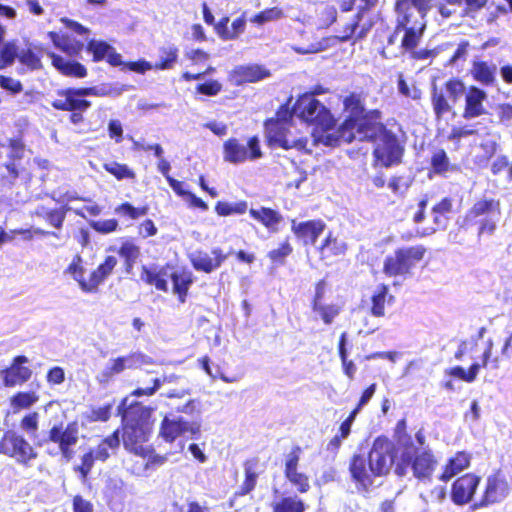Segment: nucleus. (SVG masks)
<instances>
[{
  "label": "nucleus",
  "mask_w": 512,
  "mask_h": 512,
  "mask_svg": "<svg viewBox=\"0 0 512 512\" xmlns=\"http://www.w3.org/2000/svg\"><path fill=\"white\" fill-rule=\"evenodd\" d=\"M462 95H464L462 117L465 120H471L486 114L487 93L476 85H470L466 89L460 78L451 77L443 84L442 88L436 85L432 86L431 104L436 119H441L450 112Z\"/></svg>",
  "instance_id": "1"
},
{
  "label": "nucleus",
  "mask_w": 512,
  "mask_h": 512,
  "mask_svg": "<svg viewBox=\"0 0 512 512\" xmlns=\"http://www.w3.org/2000/svg\"><path fill=\"white\" fill-rule=\"evenodd\" d=\"M47 36L56 49L69 57L67 59L55 52H47L51 59L52 67L62 76L76 79L85 78L88 75L87 68L74 59L80 56L84 50V42L72 37L68 33L58 31H49Z\"/></svg>",
  "instance_id": "2"
},
{
  "label": "nucleus",
  "mask_w": 512,
  "mask_h": 512,
  "mask_svg": "<svg viewBox=\"0 0 512 512\" xmlns=\"http://www.w3.org/2000/svg\"><path fill=\"white\" fill-rule=\"evenodd\" d=\"M151 414L143 406H131L122 426V440L125 449L137 456L148 455V445L152 432Z\"/></svg>",
  "instance_id": "3"
},
{
  "label": "nucleus",
  "mask_w": 512,
  "mask_h": 512,
  "mask_svg": "<svg viewBox=\"0 0 512 512\" xmlns=\"http://www.w3.org/2000/svg\"><path fill=\"white\" fill-rule=\"evenodd\" d=\"M96 87L67 86L55 90L51 107L56 111L68 112L69 122L73 125L83 124L86 114L92 107L88 96H100Z\"/></svg>",
  "instance_id": "4"
},
{
  "label": "nucleus",
  "mask_w": 512,
  "mask_h": 512,
  "mask_svg": "<svg viewBox=\"0 0 512 512\" xmlns=\"http://www.w3.org/2000/svg\"><path fill=\"white\" fill-rule=\"evenodd\" d=\"M424 245L402 246L387 255L383 261L382 272L389 278H406L425 257Z\"/></svg>",
  "instance_id": "5"
},
{
  "label": "nucleus",
  "mask_w": 512,
  "mask_h": 512,
  "mask_svg": "<svg viewBox=\"0 0 512 512\" xmlns=\"http://www.w3.org/2000/svg\"><path fill=\"white\" fill-rule=\"evenodd\" d=\"M117 265V259L114 256H107L96 269H94L88 279L84 278L83 259L80 254H76L71 263L64 270L65 274H69L85 293L97 292L98 286L103 283L112 273Z\"/></svg>",
  "instance_id": "6"
},
{
  "label": "nucleus",
  "mask_w": 512,
  "mask_h": 512,
  "mask_svg": "<svg viewBox=\"0 0 512 512\" xmlns=\"http://www.w3.org/2000/svg\"><path fill=\"white\" fill-rule=\"evenodd\" d=\"M438 461L430 449H418L413 444L406 445L402 452L400 462L395 468L398 476H404L408 467H411L414 477L419 480L430 479L437 467Z\"/></svg>",
  "instance_id": "7"
},
{
  "label": "nucleus",
  "mask_w": 512,
  "mask_h": 512,
  "mask_svg": "<svg viewBox=\"0 0 512 512\" xmlns=\"http://www.w3.org/2000/svg\"><path fill=\"white\" fill-rule=\"evenodd\" d=\"M295 113L321 132L331 130L336 120L331 111L311 94L300 95L294 104Z\"/></svg>",
  "instance_id": "8"
},
{
  "label": "nucleus",
  "mask_w": 512,
  "mask_h": 512,
  "mask_svg": "<svg viewBox=\"0 0 512 512\" xmlns=\"http://www.w3.org/2000/svg\"><path fill=\"white\" fill-rule=\"evenodd\" d=\"M7 147L9 149L7 161L3 164L6 172L1 175V182L4 185L13 186L19 178L30 177L27 167L29 160L25 163L23 161L26 145L22 136L9 138L7 140Z\"/></svg>",
  "instance_id": "9"
},
{
  "label": "nucleus",
  "mask_w": 512,
  "mask_h": 512,
  "mask_svg": "<svg viewBox=\"0 0 512 512\" xmlns=\"http://www.w3.org/2000/svg\"><path fill=\"white\" fill-rule=\"evenodd\" d=\"M381 119V110L377 108L370 109L362 114L359 119L355 121L354 125H349L347 128H344L339 133V137L347 142H352L357 133L362 140L376 142L380 133L387 128V125L384 124Z\"/></svg>",
  "instance_id": "10"
},
{
  "label": "nucleus",
  "mask_w": 512,
  "mask_h": 512,
  "mask_svg": "<svg viewBox=\"0 0 512 512\" xmlns=\"http://www.w3.org/2000/svg\"><path fill=\"white\" fill-rule=\"evenodd\" d=\"M293 125L277 123L272 120H265L263 123L266 144L270 148H281L283 150L296 149L298 151L306 150L308 138L294 134L291 131Z\"/></svg>",
  "instance_id": "11"
},
{
  "label": "nucleus",
  "mask_w": 512,
  "mask_h": 512,
  "mask_svg": "<svg viewBox=\"0 0 512 512\" xmlns=\"http://www.w3.org/2000/svg\"><path fill=\"white\" fill-rule=\"evenodd\" d=\"M0 454L15 459L24 467H29L31 462L38 457V452L19 432L8 429L0 438Z\"/></svg>",
  "instance_id": "12"
},
{
  "label": "nucleus",
  "mask_w": 512,
  "mask_h": 512,
  "mask_svg": "<svg viewBox=\"0 0 512 512\" xmlns=\"http://www.w3.org/2000/svg\"><path fill=\"white\" fill-rule=\"evenodd\" d=\"M373 149L374 159L383 167L389 168L402 162L405 147L398 135L388 127L380 133Z\"/></svg>",
  "instance_id": "13"
},
{
  "label": "nucleus",
  "mask_w": 512,
  "mask_h": 512,
  "mask_svg": "<svg viewBox=\"0 0 512 512\" xmlns=\"http://www.w3.org/2000/svg\"><path fill=\"white\" fill-rule=\"evenodd\" d=\"M263 157L260 139L257 135L248 138L246 145L240 139L230 137L223 143V159L231 164L255 161Z\"/></svg>",
  "instance_id": "14"
},
{
  "label": "nucleus",
  "mask_w": 512,
  "mask_h": 512,
  "mask_svg": "<svg viewBox=\"0 0 512 512\" xmlns=\"http://www.w3.org/2000/svg\"><path fill=\"white\" fill-rule=\"evenodd\" d=\"M494 342L488 339L479 355V361L473 362L467 370L461 366H454L446 370V375L458 378L464 382L472 383L476 380L480 369L496 370L499 368L500 358L493 353Z\"/></svg>",
  "instance_id": "15"
},
{
  "label": "nucleus",
  "mask_w": 512,
  "mask_h": 512,
  "mask_svg": "<svg viewBox=\"0 0 512 512\" xmlns=\"http://www.w3.org/2000/svg\"><path fill=\"white\" fill-rule=\"evenodd\" d=\"M397 455L396 445L386 436L376 437L368 453L374 474L379 477L387 475Z\"/></svg>",
  "instance_id": "16"
},
{
  "label": "nucleus",
  "mask_w": 512,
  "mask_h": 512,
  "mask_svg": "<svg viewBox=\"0 0 512 512\" xmlns=\"http://www.w3.org/2000/svg\"><path fill=\"white\" fill-rule=\"evenodd\" d=\"M79 440V428L76 422H70L65 427L63 423L53 425L45 441L57 444L59 452L67 462L72 460L75 451L74 446Z\"/></svg>",
  "instance_id": "17"
},
{
  "label": "nucleus",
  "mask_w": 512,
  "mask_h": 512,
  "mask_svg": "<svg viewBox=\"0 0 512 512\" xmlns=\"http://www.w3.org/2000/svg\"><path fill=\"white\" fill-rule=\"evenodd\" d=\"M361 4L357 12L353 15L351 21L345 24L339 34L336 36L341 42L353 40V42L364 39L372 28V22L362 23L366 12L372 10L378 4V0H360Z\"/></svg>",
  "instance_id": "18"
},
{
  "label": "nucleus",
  "mask_w": 512,
  "mask_h": 512,
  "mask_svg": "<svg viewBox=\"0 0 512 512\" xmlns=\"http://www.w3.org/2000/svg\"><path fill=\"white\" fill-rule=\"evenodd\" d=\"M302 448L299 445L291 447L290 451L285 454L283 460V475L285 479L301 493H307L310 488V477L305 472L300 471V460Z\"/></svg>",
  "instance_id": "19"
},
{
  "label": "nucleus",
  "mask_w": 512,
  "mask_h": 512,
  "mask_svg": "<svg viewBox=\"0 0 512 512\" xmlns=\"http://www.w3.org/2000/svg\"><path fill=\"white\" fill-rule=\"evenodd\" d=\"M426 26L427 20L422 18L415 19L409 15H398L396 32L404 31L401 47L406 51H413L423 37Z\"/></svg>",
  "instance_id": "20"
},
{
  "label": "nucleus",
  "mask_w": 512,
  "mask_h": 512,
  "mask_svg": "<svg viewBox=\"0 0 512 512\" xmlns=\"http://www.w3.org/2000/svg\"><path fill=\"white\" fill-rule=\"evenodd\" d=\"M222 248L214 247L210 251L197 249L188 255L191 266L198 272L211 274L218 270L227 260Z\"/></svg>",
  "instance_id": "21"
},
{
  "label": "nucleus",
  "mask_w": 512,
  "mask_h": 512,
  "mask_svg": "<svg viewBox=\"0 0 512 512\" xmlns=\"http://www.w3.org/2000/svg\"><path fill=\"white\" fill-rule=\"evenodd\" d=\"M29 359L25 355L13 357L9 366L0 371V377L5 387L21 386L28 382L32 375V369L27 366Z\"/></svg>",
  "instance_id": "22"
},
{
  "label": "nucleus",
  "mask_w": 512,
  "mask_h": 512,
  "mask_svg": "<svg viewBox=\"0 0 512 512\" xmlns=\"http://www.w3.org/2000/svg\"><path fill=\"white\" fill-rule=\"evenodd\" d=\"M481 478L474 473H465L454 480L451 485L450 497L458 506L470 503L477 491Z\"/></svg>",
  "instance_id": "23"
},
{
  "label": "nucleus",
  "mask_w": 512,
  "mask_h": 512,
  "mask_svg": "<svg viewBox=\"0 0 512 512\" xmlns=\"http://www.w3.org/2000/svg\"><path fill=\"white\" fill-rule=\"evenodd\" d=\"M349 472L351 479L356 485L368 490L378 475L374 474L373 465L369 457L363 454H353L349 460Z\"/></svg>",
  "instance_id": "24"
},
{
  "label": "nucleus",
  "mask_w": 512,
  "mask_h": 512,
  "mask_svg": "<svg viewBox=\"0 0 512 512\" xmlns=\"http://www.w3.org/2000/svg\"><path fill=\"white\" fill-rule=\"evenodd\" d=\"M366 93L363 90L348 91L342 98L345 118L339 126V133L349 125H354L359 117L368 111L365 108Z\"/></svg>",
  "instance_id": "25"
},
{
  "label": "nucleus",
  "mask_w": 512,
  "mask_h": 512,
  "mask_svg": "<svg viewBox=\"0 0 512 512\" xmlns=\"http://www.w3.org/2000/svg\"><path fill=\"white\" fill-rule=\"evenodd\" d=\"M143 363H145V355L139 352H132L125 356L113 358L110 364L101 371L98 380L99 382L107 383L125 369H132Z\"/></svg>",
  "instance_id": "26"
},
{
  "label": "nucleus",
  "mask_w": 512,
  "mask_h": 512,
  "mask_svg": "<svg viewBox=\"0 0 512 512\" xmlns=\"http://www.w3.org/2000/svg\"><path fill=\"white\" fill-rule=\"evenodd\" d=\"M271 76V71L262 64H245L235 66L230 74L229 80L234 85L256 83Z\"/></svg>",
  "instance_id": "27"
},
{
  "label": "nucleus",
  "mask_w": 512,
  "mask_h": 512,
  "mask_svg": "<svg viewBox=\"0 0 512 512\" xmlns=\"http://www.w3.org/2000/svg\"><path fill=\"white\" fill-rule=\"evenodd\" d=\"M186 433L193 436L200 434V424L197 422H188L181 418L169 419L164 417L160 425V435L168 443H172L176 438Z\"/></svg>",
  "instance_id": "28"
},
{
  "label": "nucleus",
  "mask_w": 512,
  "mask_h": 512,
  "mask_svg": "<svg viewBox=\"0 0 512 512\" xmlns=\"http://www.w3.org/2000/svg\"><path fill=\"white\" fill-rule=\"evenodd\" d=\"M347 248L346 242L330 231L317 248V252L320 261L326 266H330L345 255Z\"/></svg>",
  "instance_id": "29"
},
{
  "label": "nucleus",
  "mask_w": 512,
  "mask_h": 512,
  "mask_svg": "<svg viewBox=\"0 0 512 512\" xmlns=\"http://www.w3.org/2000/svg\"><path fill=\"white\" fill-rule=\"evenodd\" d=\"M326 224L321 219H312L298 222L291 220V231L304 245H313L324 232Z\"/></svg>",
  "instance_id": "30"
},
{
  "label": "nucleus",
  "mask_w": 512,
  "mask_h": 512,
  "mask_svg": "<svg viewBox=\"0 0 512 512\" xmlns=\"http://www.w3.org/2000/svg\"><path fill=\"white\" fill-rule=\"evenodd\" d=\"M507 489V482L499 472L488 476L482 497L473 507H487L500 502L506 496Z\"/></svg>",
  "instance_id": "31"
},
{
  "label": "nucleus",
  "mask_w": 512,
  "mask_h": 512,
  "mask_svg": "<svg viewBox=\"0 0 512 512\" xmlns=\"http://www.w3.org/2000/svg\"><path fill=\"white\" fill-rule=\"evenodd\" d=\"M84 49L92 55L93 62L106 60L108 64L114 67L123 64L122 56L104 40L90 39L84 44Z\"/></svg>",
  "instance_id": "32"
},
{
  "label": "nucleus",
  "mask_w": 512,
  "mask_h": 512,
  "mask_svg": "<svg viewBox=\"0 0 512 512\" xmlns=\"http://www.w3.org/2000/svg\"><path fill=\"white\" fill-rule=\"evenodd\" d=\"M434 0H396L394 9L398 15H409L415 19L426 20L433 7Z\"/></svg>",
  "instance_id": "33"
},
{
  "label": "nucleus",
  "mask_w": 512,
  "mask_h": 512,
  "mask_svg": "<svg viewBox=\"0 0 512 512\" xmlns=\"http://www.w3.org/2000/svg\"><path fill=\"white\" fill-rule=\"evenodd\" d=\"M259 463L260 461L258 457L248 458L243 462L244 480L235 492L236 497L248 495L255 489L258 477L261 474Z\"/></svg>",
  "instance_id": "34"
},
{
  "label": "nucleus",
  "mask_w": 512,
  "mask_h": 512,
  "mask_svg": "<svg viewBox=\"0 0 512 512\" xmlns=\"http://www.w3.org/2000/svg\"><path fill=\"white\" fill-rule=\"evenodd\" d=\"M472 79L484 87H493L497 84V67L484 60H474L470 68Z\"/></svg>",
  "instance_id": "35"
},
{
  "label": "nucleus",
  "mask_w": 512,
  "mask_h": 512,
  "mask_svg": "<svg viewBox=\"0 0 512 512\" xmlns=\"http://www.w3.org/2000/svg\"><path fill=\"white\" fill-rule=\"evenodd\" d=\"M229 17L224 16L215 24V32L224 41L235 40L244 33L246 28L245 13L235 18L228 27Z\"/></svg>",
  "instance_id": "36"
},
{
  "label": "nucleus",
  "mask_w": 512,
  "mask_h": 512,
  "mask_svg": "<svg viewBox=\"0 0 512 512\" xmlns=\"http://www.w3.org/2000/svg\"><path fill=\"white\" fill-rule=\"evenodd\" d=\"M472 456L469 452L458 451L450 457L442 468L439 480L447 482L470 466Z\"/></svg>",
  "instance_id": "37"
},
{
  "label": "nucleus",
  "mask_w": 512,
  "mask_h": 512,
  "mask_svg": "<svg viewBox=\"0 0 512 512\" xmlns=\"http://www.w3.org/2000/svg\"><path fill=\"white\" fill-rule=\"evenodd\" d=\"M44 54L45 47L42 44L29 43L20 50L18 62L30 71L41 70Z\"/></svg>",
  "instance_id": "38"
},
{
  "label": "nucleus",
  "mask_w": 512,
  "mask_h": 512,
  "mask_svg": "<svg viewBox=\"0 0 512 512\" xmlns=\"http://www.w3.org/2000/svg\"><path fill=\"white\" fill-rule=\"evenodd\" d=\"M429 164V178H432L434 175L446 177L448 173L454 172L457 169V167L451 163L447 152L443 148H437L432 152Z\"/></svg>",
  "instance_id": "39"
},
{
  "label": "nucleus",
  "mask_w": 512,
  "mask_h": 512,
  "mask_svg": "<svg viewBox=\"0 0 512 512\" xmlns=\"http://www.w3.org/2000/svg\"><path fill=\"white\" fill-rule=\"evenodd\" d=\"M172 281V292L177 296L180 303H185L189 289L194 282L193 273L187 268L174 271L170 275Z\"/></svg>",
  "instance_id": "40"
},
{
  "label": "nucleus",
  "mask_w": 512,
  "mask_h": 512,
  "mask_svg": "<svg viewBox=\"0 0 512 512\" xmlns=\"http://www.w3.org/2000/svg\"><path fill=\"white\" fill-rule=\"evenodd\" d=\"M394 302V296L389 293V286L385 283L379 284L370 297V313L372 316L382 318L386 315L385 305Z\"/></svg>",
  "instance_id": "41"
},
{
  "label": "nucleus",
  "mask_w": 512,
  "mask_h": 512,
  "mask_svg": "<svg viewBox=\"0 0 512 512\" xmlns=\"http://www.w3.org/2000/svg\"><path fill=\"white\" fill-rule=\"evenodd\" d=\"M167 271L165 267L157 268L143 265L140 270V279L147 285L154 286L156 290L168 292V282L166 280Z\"/></svg>",
  "instance_id": "42"
},
{
  "label": "nucleus",
  "mask_w": 512,
  "mask_h": 512,
  "mask_svg": "<svg viewBox=\"0 0 512 512\" xmlns=\"http://www.w3.org/2000/svg\"><path fill=\"white\" fill-rule=\"evenodd\" d=\"M117 254L123 260L124 272L131 274L141 255V249L133 240L125 239L117 249Z\"/></svg>",
  "instance_id": "43"
},
{
  "label": "nucleus",
  "mask_w": 512,
  "mask_h": 512,
  "mask_svg": "<svg viewBox=\"0 0 512 512\" xmlns=\"http://www.w3.org/2000/svg\"><path fill=\"white\" fill-rule=\"evenodd\" d=\"M249 215L270 231H277L278 225L283 220L280 212L270 207L251 208Z\"/></svg>",
  "instance_id": "44"
},
{
  "label": "nucleus",
  "mask_w": 512,
  "mask_h": 512,
  "mask_svg": "<svg viewBox=\"0 0 512 512\" xmlns=\"http://www.w3.org/2000/svg\"><path fill=\"white\" fill-rule=\"evenodd\" d=\"M453 209V200L450 197H444L431 208L434 230H444L447 227L449 214Z\"/></svg>",
  "instance_id": "45"
},
{
  "label": "nucleus",
  "mask_w": 512,
  "mask_h": 512,
  "mask_svg": "<svg viewBox=\"0 0 512 512\" xmlns=\"http://www.w3.org/2000/svg\"><path fill=\"white\" fill-rule=\"evenodd\" d=\"M120 446V437L119 430L116 429L110 435L103 438L93 450L95 457L98 458V461L105 462L107 461L111 454L116 453Z\"/></svg>",
  "instance_id": "46"
},
{
  "label": "nucleus",
  "mask_w": 512,
  "mask_h": 512,
  "mask_svg": "<svg viewBox=\"0 0 512 512\" xmlns=\"http://www.w3.org/2000/svg\"><path fill=\"white\" fill-rule=\"evenodd\" d=\"M501 204L498 199L494 198H482L477 200L467 211V217L473 219L485 216L488 214L496 213L500 214Z\"/></svg>",
  "instance_id": "47"
},
{
  "label": "nucleus",
  "mask_w": 512,
  "mask_h": 512,
  "mask_svg": "<svg viewBox=\"0 0 512 512\" xmlns=\"http://www.w3.org/2000/svg\"><path fill=\"white\" fill-rule=\"evenodd\" d=\"M69 208L62 206L60 208L48 209L45 206H39L36 209V215L46 221L50 226L60 230L66 218Z\"/></svg>",
  "instance_id": "48"
},
{
  "label": "nucleus",
  "mask_w": 512,
  "mask_h": 512,
  "mask_svg": "<svg viewBox=\"0 0 512 512\" xmlns=\"http://www.w3.org/2000/svg\"><path fill=\"white\" fill-rule=\"evenodd\" d=\"M306 503L297 495L283 496L272 504V512H305Z\"/></svg>",
  "instance_id": "49"
},
{
  "label": "nucleus",
  "mask_w": 512,
  "mask_h": 512,
  "mask_svg": "<svg viewBox=\"0 0 512 512\" xmlns=\"http://www.w3.org/2000/svg\"><path fill=\"white\" fill-rule=\"evenodd\" d=\"M20 50L16 40H9L0 46V70L10 67L15 60L19 61Z\"/></svg>",
  "instance_id": "50"
},
{
  "label": "nucleus",
  "mask_w": 512,
  "mask_h": 512,
  "mask_svg": "<svg viewBox=\"0 0 512 512\" xmlns=\"http://www.w3.org/2000/svg\"><path fill=\"white\" fill-rule=\"evenodd\" d=\"M149 212L148 205L134 206L132 203L125 201L116 206L115 213L126 220H137L146 216Z\"/></svg>",
  "instance_id": "51"
},
{
  "label": "nucleus",
  "mask_w": 512,
  "mask_h": 512,
  "mask_svg": "<svg viewBox=\"0 0 512 512\" xmlns=\"http://www.w3.org/2000/svg\"><path fill=\"white\" fill-rule=\"evenodd\" d=\"M39 401L35 391H19L10 398V405L14 411L28 409Z\"/></svg>",
  "instance_id": "52"
},
{
  "label": "nucleus",
  "mask_w": 512,
  "mask_h": 512,
  "mask_svg": "<svg viewBox=\"0 0 512 512\" xmlns=\"http://www.w3.org/2000/svg\"><path fill=\"white\" fill-rule=\"evenodd\" d=\"M179 49L176 46H170L160 49V59L153 64L155 70L172 69L178 60Z\"/></svg>",
  "instance_id": "53"
},
{
  "label": "nucleus",
  "mask_w": 512,
  "mask_h": 512,
  "mask_svg": "<svg viewBox=\"0 0 512 512\" xmlns=\"http://www.w3.org/2000/svg\"><path fill=\"white\" fill-rule=\"evenodd\" d=\"M103 169L115 177L118 181L129 179L133 180L136 174L127 164L111 161L103 164Z\"/></svg>",
  "instance_id": "54"
},
{
  "label": "nucleus",
  "mask_w": 512,
  "mask_h": 512,
  "mask_svg": "<svg viewBox=\"0 0 512 512\" xmlns=\"http://www.w3.org/2000/svg\"><path fill=\"white\" fill-rule=\"evenodd\" d=\"M313 312L317 313L324 324L330 325L333 323L334 319L340 314L342 308L339 304L330 303L325 304L319 303L317 305L311 306Z\"/></svg>",
  "instance_id": "55"
},
{
  "label": "nucleus",
  "mask_w": 512,
  "mask_h": 512,
  "mask_svg": "<svg viewBox=\"0 0 512 512\" xmlns=\"http://www.w3.org/2000/svg\"><path fill=\"white\" fill-rule=\"evenodd\" d=\"M248 205L247 202L244 200L235 202V203H229L226 201H218L215 204V212L217 215L222 217H227L233 214H244L247 211Z\"/></svg>",
  "instance_id": "56"
},
{
  "label": "nucleus",
  "mask_w": 512,
  "mask_h": 512,
  "mask_svg": "<svg viewBox=\"0 0 512 512\" xmlns=\"http://www.w3.org/2000/svg\"><path fill=\"white\" fill-rule=\"evenodd\" d=\"M445 2L456 6L464 4L461 16L475 18L476 14L486 6L488 0H445Z\"/></svg>",
  "instance_id": "57"
},
{
  "label": "nucleus",
  "mask_w": 512,
  "mask_h": 512,
  "mask_svg": "<svg viewBox=\"0 0 512 512\" xmlns=\"http://www.w3.org/2000/svg\"><path fill=\"white\" fill-rule=\"evenodd\" d=\"M96 460H98V458L95 457L93 449H89L81 456L80 464L76 465L73 470L79 475L82 481L88 479Z\"/></svg>",
  "instance_id": "58"
},
{
  "label": "nucleus",
  "mask_w": 512,
  "mask_h": 512,
  "mask_svg": "<svg viewBox=\"0 0 512 512\" xmlns=\"http://www.w3.org/2000/svg\"><path fill=\"white\" fill-rule=\"evenodd\" d=\"M292 253L293 247L289 241V238H286L278 245L277 248L270 250L267 254V257L275 265H284L286 258Z\"/></svg>",
  "instance_id": "59"
},
{
  "label": "nucleus",
  "mask_w": 512,
  "mask_h": 512,
  "mask_svg": "<svg viewBox=\"0 0 512 512\" xmlns=\"http://www.w3.org/2000/svg\"><path fill=\"white\" fill-rule=\"evenodd\" d=\"M283 17L284 12L282 8L274 6L258 12L257 14L250 18V22L258 26H261L264 25L265 23L276 21Z\"/></svg>",
  "instance_id": "60"
},
{
  "label": "nucleus",
  "mask_w": 512,
  "mask_h": 512,
  "mask_svg": "<svg viewBox=\"0 0 512 512\" xmlns=\"http://www.w3.org/2000/svg\"><path fill=\"white\" fill-rule=\"evenodd\" d=\"M479 351L478 338H467L460 341L454 357L457 360H463L465 357L474 358L475 353Z\"/></svg>",
  "instance_id": "61"
},
{
  "label": "nucleus",
  "mask_w": 512,
  "mask_h": 512,
  "mask_svg": "<svg viewBox=\"0 0 512 512\" xmlns=\"http://www.w3.org/2000/svg\"><path fill=\"white\" fill-rule=\"evenodd\" d=\"M291 98L282 103L276 110L275 115L266 120L276 121L277 123L293 125L294 106L290 107Z\"/></svg>",
  "instance_id": "62"
},
{
  "label": "nucleus",
  "mask_w": 512,
  "mask_h": 512,
  "mask_svg": "<svg viewBox=\"0 0 512 512\" xmlns=\"http://www.w3.org/2000/svg\"><path fill=\"white\" fill-rule=\"evenodd\" d=\"M113 404L108 403L100 407H93L85 415L88 422H106L110 419L112 413Z\"/></svg>",
  "instance_id": "63"
},
{
  "label": "nucleus",
  "mask_w": 512,
  "mask_h": 512,
  "mask_svg": "<svg viewBox=\"0 0 512 512\" xmlns=\"http://www.w3.org/2000/svg\"><path fill=\"white\" fill-rule=\"evenodd\" d=\"M387 186L394 195L403 197L410 187V181L403 175H393L388 180Z\"/></svg>",
  "instance_id": "64"
}]
</instances>
